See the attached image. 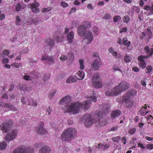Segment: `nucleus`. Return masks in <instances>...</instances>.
Segmentation results:
<instances>
[{
  "label": "nucleus",
  "instance_id": "nucleus-1",
  "mask_svg": "<svg viewBox=\"0 0 153 153\" xmlns=\"http://www.w3.org/2000/svg\"><path fill=\"white\" fill-rule=\"evenodd\" d=\"M129 86V84L126 82L122 81L111 90H107L105 92V94L109 97L119 95L122 92L127 90Z\"/></svg>",
  "mask_w": 153,
  "mask_h": 153
},
{
  "label": "nucleus",
  "instance_id": "nucleus-2",
  "mask_svg": "<svg viewBox=\"0 0 153 153\" xmlns=\"http://www.w3.org/2000/svg\"><path fill=\"white\" fill-rule=\"evenodd\" d=\"M76 135V130L72 128H67L61 135V138L65 141H70L74 139Z\"/></svg>",
  "mask_w": 153,
  "mask_h": 153
},
{
  "label": "nucleus",
  "instance_id": "nucleus-3",
  "mask_svg": "<svg viewBox=\"0 0 153 153\" xmlns=\"http://www.w3.org/2000/svg\"><path fill=\"white\" fill-rule=\"evenodd\" d=\"M85 117L84 125L86 126L89 127L94 123H97L100 120V119L102 117V114L101 112H98L95 115L94 120L92 119L89 114H86Z\"/></svg>",
  "mask_w": 153,
  "mask_h": 153
},
{
  "label": "nucleus",
  "instance_id": "nucleus-4",
  "mask_svg": "<svg viewBox=\"0 0 153 153\" xmlns=\"http://www.w3.org/2000/svg\"><path fill=\"white\" fill-rule=\"evenodd\" d=\"M80 103L76 102L70 104L66 108L69 113L73 114H77L79 113L80 109Z\"/></svg>",
  "mask_w": 153,
  "mask_h": 153
},
{
  "label": "nucleus",
  "instance_id": "nucleus-5",
  "mask_svg": "<svg viewBox=\"0 0 153 153\" xmlns=\"http://www.w3.org/2000/svg\"><path fill=\"white\" fill-rule=\"evenodd\" d=\"M97 97L95 96L92 95L90 97V99L85 100L81 103H80V108H81L83 110H87L90 107V105L91 101H93L95 102L97 101Z\"/></svg>",
  "mask_w": 153,
  "mask_h": 153
},
{
  "label": "nucleus",
  "instance_id": "nucleus-6",
  "mask_svg": "<svg viewBox=\"0 0 153 153\" xmlns=\"http://www.w3.org/2000/svg\"><path fill=\"white\" fill-rule=\"evenodd\" d=\"M100 76L98 74H94L93 75L92 78V86L96 88H99L102 87V83L99 81Z\"/></svg>",
  "mask_w": 153,
  "mask_h": 153
},
{
  "label": "nucleus",
  "instance_id": "nucleus-7",
  "mask_svg": "<svg viewBox=\"0 0 153 153\" xmlns=\"http://www.w3.org/2000/svg\"><path fill=\"white\" fill-rule=\"evenodd\" d=\"M33 149L32 148L25 147H18L15 149L12 153H33Z\"/></svg>",
  "mask_w": 153,
  "mask_h": 153
},
{
  "label": "nucleus",
  "instance_id": "nucleus-8",
  "mask_svg": "<svg viewBox=\"0 0 153 153\" xmlns=\"http://www.w3.org/2000/svg\"><path fill=\"white\" fill-rule=\"evenodd\" d=\"M13 122L8 121L3 122L0 126V128L3 132L7 133L11 129Z\"/></svg>",
  "mask_w": 153,
  "mask_h": 153
},
{
  "label": "nucleus",
  "instance_id": "nucleus-9",
  "mask_svg": "<svg viewBox=\"0 0 153 153\" xmlns=\"http://www.w3.org/2000/svg\"><path fill=\"white\" fill-rule=\"evenodd\" d=\"M144 49L146 53H147L148 56H143V55L139 56L138 57V59L140 62H143L144 61V59L149 58L152 54L153 53V48H149L148 46H146Z\"/></svg>",
  "mask_w": 153,
  "mask_h": 153
},
{
  "label": "nucleus",
  "instance_id": "nucleus-10",
  "mask_svg": "<svg viewBox=\"0 0 153 153\" xmlns=\"http://www.w3.org/2000/svg\"><path fill=\"white\" fill-rule=\"evenodd\" d=\"M152 28L149 27L146 32H143L140 34V38L141 39H150L152 35Z\"/></svg>",
  "mask_w": 153,
  "mask_h": 153
},
{
  "label": "nucleus",
  "instance_id": "nucleus-11",
  "mask_svg": "<svg viewBox=\"0 0 153 153\" xmlns=\"http://www.w3.org/2000/svg\"><path fill=\"white\" fill-rule=\"evenodd\" d=\"M17 131L13 129L10 131L5 136V139L7 141H9L15 139L17 135Z\"/></svg>",
  "mask_w": 153,
  "mask_h": 153
},
{
  "label": "nucleus",
  "instance_id": "nucleus-12",
  "mask_svg": "<svg viewBox=\"0 0 153 153\" xmlns=\"http://www.w3.org/2000/svg\"><path fill=\"white\" fill-rule=\"evenodd\" d=\"M39 6V4L38 2H36V0L34 1V2L28 4V7L30 8L31 11L33 13H37L39 11L38 7Z\"/></svg>",
  "mask_w": 153,
  "mask_h": 153
},
{
  "label": "nucleus",
  "instance_id": "nucleus-13",
  "mask_svg": "<svg viewBox=\"0 0 153 153\" xmlns=\"http://www.w3.org/2000/svg\"><path fill=\"white\" fill-rule=\"evenodd\" d=\"M59 103L60 104L62 103V105L65 107L64 109H66L71 104L70 96H67L62 99L59 101Z\"/></svg>",
  "mask_w": 153,
  "mask_h": 153
},
{
  "label": "nucleus",
  "instance_id": "nucleus-14",
  "mask_svg": "<svg viewBox=\"0 0 153 153\" xmlns=\"http://www.w3.org/2000/svg\"><path fill=\"white\" fill-rule=\"evenodd\" d=\"M102 64L101 59L99 57L95 59L92 63V67L95 71L98 70L100 68V66Z\"/></svg>",
  "mask_w": 153,
  "mask_h": 153
},
{
  "label": "nucleus",
  "instance_id": "nucleus-15",
  "mask_svg": "<svg viewBox=\"0 0 153 153\" xmlns=\"http://www.w3.org/2000/svg\"><path fill=\"white\" fill-rule=\"evenodd\" d=\"M91 30H87L84 36L82 37L84 39H87L89 41V43H90L93 40L94 36Z\"/></svg>",
  "mask_w": 153,
  "mask_h": 153
},
{
  "label": "nucleus",
  "instance_id": "nucleus-16",
  "mask_svg": "<svg viewBox=\"0 0 153 153\" xmlns=\"http://www.w3.org/2000/svg\"><path fill=\"white\" fill-rule=\"evenodd\" d=\"M123 102L124 103L126 107L128 108L131 107L133 105L132 100L128 96L123 97Z\"/></svg>",
  "mask_w": 153,
  "mask_h": 153
},
{
  "label": "nucleus",
  "instance_id": "nucleus-17",
  "mask_svg": "<svg viewBox=\"0 0 153 153\" xmlns=\"http://www.w3.org/2000/svg\"><path fill=\"white\" fill-rule=\"evenodd\" d=\"M85 26L84 25H80L78 27L77 32L79 36L82 37L84 36L87 30Z\"/></svg>",
  "mask_w": 153,
  "mask_h": 153
},
{
  "label": "nucleus",
  "instance_id": "nucleus-18",
  "mask_svg": "<svg viewBox=\"0 0 153 153\" xmlns=\"http://www.w3.org/2000/svg\"><path fill=\"white\" fill-rule=\"evenodd\" d=\"M44 123L42 122L40 123L39 126L37 128V132L40 134L42 135L46 134L47 131L45 128H43Z\"/></svg>",
  "mask_w": 153,
  "mask_h": 153
},
{
  "label": "nucleus",
  "instance_id": "nucleus-19",
  "mask_svg": "<svg viewBox=\"0 0 153 153\" xmlns=\"http://www.w3.org/2000/svg\"><path fill=\"white\" fill-rule=\"evenodd\" d=\"M3 106L5 107H6L7 108H9L11 110H13L14 111H15V114H17V109L13 105L10 104V103H4L3 105Z\"/></svg>",
  "mask_w": 153,
  "mask_h": 153
},
{
  "label": "nucleus",
  "instance_id": "nucleus-20",
  "mask_svg": "<svg viewBox=\"0 0 153 153\" xmlns=\"http://www.w3.org/2000/svg\"><path fill=\"white\" fill-rule=\"evenodd\" d=\"M55 44L54 42L51 39H48L47 40L45 44V46L47 47V48L50 49L52 48Z\"/></svg>",
  "mask_w": 153,
  "mask_h": 153
},
{
  "label": "nucleus",
  "instance_id": "nucleus-21",
  "mask_svg": "<svg viewBox=\"0 0 153 153\" xmlns=\"http://www.w3.org/2000/svg\"><path fill=\"white\" fill-rule=\"evenodd\" d=\"M121 111L119 110L113 111L111 114V117L114 119L118 117L120 114Z\"/></svg>",
  "mask_w": 153,
  "mask_h": 153
},
{
  "label": "nucleus",
  "instance_id": "nucleus-22",
  "mask_svg": "<svg viewBox=\"0 0 153 153\" xmlns=\"http://www.w3.org/2000/svg\"><path fill=\"white\" fill-rule=\"evenodd\" d=\"M74 38V33L73 31H71L67 35V40L69 43H71L73 42Z\"/></svg>",
  "mask_w": 153,
  "mask_h": 153
},
{
  "label": "nucleus",
  "instance_id": "nucleus-23",
  "mask_svg": "<svg viewBox=\"0 0 153 153\" xmlns=\"http://www.w3.org/2000/svg\"><path fill=\"white\" fill-rule=\"evenodd\" d=\"M50 148L47 146L42 147L39 150V153H50Z\"/></svg>",
  "mask_w": 153,
  "mask_h": 153
},
{
  "label": "nucleus",
  "instance_id": "nucleus-24",
  "mask_svg": "<svg viewBox=\"0 0 153 153\" xmlns=\"http://www.w3.org/2000/svg\"><path fill=\"white\" fill-rule=\"evenodd\" d=\"M77 79L75 77L71 76L68 77L66 80L67 83H70L73 82H75L77 81Z\"/></svg>",
  "mask_w": 153,
  "mask_h": 153
},
{
  "label": "nucleus",
  "instance_id": "nucleus-25",
  "mask_svg": "<svg viewBox=\"0 0 153 153\" xmlns=\"http://www.w3.org/2000/svg\"><path fill=\"white\" fill-rule=\"evenodd\" d=\"M92 32L95 36H97L99 33V30L96 26L93 27L91 30Z\"/></svg>",
  "mask_w": 153,
  "mask_h": 153
},
{
  "label": "nucleus",
  "instance_id": "nucleus-26",
  "mask_svg": "<svg viewBox=\"0 0 153 153\" xmlns=\"http://www.w3.org/2000/svg\"><path fill=\"white\" fill-rule=\"evenodd\" d=\"M84 76V73L83 71H79L77 72V79L79 80L83 79Z\"/></svg>",
  "mask_w": 153,
  "mask_h": 153
},
{
  "label": "nucleus",
  "instance_id": "nucleus-27",
  "mask_svg": "<svg viewBox=\"0 0 153 153\" xmlns=\"http://www.w3.org/2000/svg\"><path fill=\"white\" fill-rule=\"evenodd\" d=\"M54 58L53 56H49L48 57L47 61L46 62L49 65H52L54 64Z\"/></svg>",
  "mask_w": 153,
  "mask_h": 153
},
{
  "label": "nucleus",
  "instance_id": "nucleus-28",
  "mask_svg": "<svg viewBox=\"0 0 153 153\" xmlns=\"http://www.w3.org/2000/svg\"><path fill=\"white\" fill-rule=\"evenodd\" d=\"M110 106L109 104L108 103H106L104 104L103 105V110L105 112H106L108 111H109L110 108Z\"/></svg>",
  "mask_w": 153,
  "mask_h": 153
},
{
  "label": "nucleus",
  "instance_id": "nucleus-29",
  "mask_svg": "<svg viewBox=\"0 0 153 153\" xmlns=\"http://www.w3.org/2000/svg\"><path fill=\"white\" fill-rule=\"evenodd\" d=\"M123 44L124 45L127 46V47H129L130 46L131 42L128 41L127 38H123Z\"/></svg>",
  "mask_w": 153,
  "mask_h": 153
},
{
  "label": "nucleus",
  "instance_id": "nucleus-30",
  "mask_svg": "<svg viewBox=\"0 0 153 153\" xmlns=\"http://www.w3.org/2000/svg\"><path fill=\"white\" fill-rule=\"evenodd\" d=\"M64 37L63 36H60L59 35H58L54 38V39L57 42H60L62 41Z\"/></svg>",
  "mask_w": 153,
  "mask_h": 153
},
{
  "label": "nucleus",
  "instance_id": "nucleus-31",
  "mask_svg": "<svg viewBox=\"0 0 153 153\" xmlns=\"http://www.w3.org/2000/svg\"><path fill=\"white\" fill-rule=\"evenodd\" d=\"M7 144L5 141L0 143V149L1 150H4L6 148Z\"/></svg>",
  "mask_w": 153,
  "mask_h": 153
},
{
  "label": "nucleus",
  "instance_id": "nucleus-32",
  "mask_svg": "<svg viewBox=\"0 0 153 153\" xmlns=\"http://www.w3.org/2000/svg\"><path fill=\"white\" fill-rule=\"evenodd\" d=\"M50 75L49 73L45 74L42 78V79L44 81H48L50 78Z\"/></svg>",
  "mask_w": 153,
  "mask_h": 153
},
{
  "label": "nucleus",
  "instance_id": "nucleus-33",
  "mask_svg": "<svg viewBox=\"0 0 153 153\" xmlns=\"http://www.w3.org/2000/svg\"><path fill=\"white\" fill-rule=\"evenodd\" d=\"M29 105L32 106H36L37 103L35 100L32 99L29 101Z\"/></svg>",
  "mask_w": 153,
  "mask_h": 153
},
{
  "label": "nucleus",
  "instance_id": "nucleus-34",
  "mask_svg": "<svg viewBox=\"0 0 153 153\" xmlns=\"http://www.w3.org/2000/svg\"><path fill=\"white\" fill-rule=\"evenodd\" d=\"M26 86L23 84H20L17 86V88L19 90L25 91Z\"/></svg>",
  "mask_w": 153,
  "mask_h": 153
},
{
  "label": "nucleus",
  "instance_id": "nucleus-35",
  "mask_svg": "<svg viewBox=\"0 0 153 153\" xmlns=\"http://www.w3.org/2000/svg\"><path fill=\"white\" fill-rule=\"evenodd\" d=\"M56 92V91L55 89L51 91L49 95V98L51 100L52 99L53 97L55 94Z\"/></svg>",
  "mask_w": 153,
  "mask_h": 153
},
{
  "label": "nucleus",
  "instance_id": "nucleus-36",
  "mask_svg": "<svg viewBox=\"0 0 153 153\" xmlns=\"http://www.w3.org/2000/svg\"><path fill=\"white\" fill-rule=\"evenodd\" d=\"M28 100V99L27 97H23L21 99V102L23 104L26 105Z\"/></svg>",
  "mask_w": 153,
  "mask_h": 153
},
{
  "label": "nucleus",
  "instance_id": "nucleus-37",
  "mask_svg": "<svg viewBox=\"0 0 153 153\" xmlns=\"http://www.w3.org/2000/svg\"><path fill=\"white\" fill-rule=\"evenodd\" d=\"M11 65L12 66H15V68H19L22 66V64L21 63H17L14 62Z\"/></svg>",
  "mask_w": 153,
  "mask_h": 153
},
{
  "label": "nucleus",
  "instance_id": "nucleus-38",
  "mask_svg": "<svg viewBox=\"0 0 153 153\" xmlns=\"http://www.w3.org/2000/svg\"><path fill=\"white\" fill-rule=\"evenodd\" d=\"M130 17L128 16H125L123 19L124 22L126 23H128L130 20Z\"/></svg>",
  "mask_w": 153,
  "mask_h": 153
},
{
  "label": "nucleus",
  "instance_id": "nucleus-39",
  "mask_svg": "<svg viewBox=\"0 0 153 153\" xmlns=\"http://www.w3.org/2000/svg\"><path fill=\"white\" fill-rule=\"evenodd\" d=\"M121 139V137L118 136L113 137L112 140L114 142H117L119 141Z\"/></svg>",
  "mask_w": 153,
  "mask_h": 153
},
{
  "label": "nucleus",
  "instance_id": "nucleus-40",
  "mask_svg": "<svg viewBox=\"0 0 153 153\" xmlns=\"http://www.w3.org/2000/svg\"><path fill=\"white\" fill-rule=\"evenodd\" d=\"M110 146V145L109 144H103L102 145L101 147V150H104L105 149H107Z\"/></svg>",
  "mask_w": 153,
  "mask_h": 153
},
{
  "label": "nucleus",
  "instance_id": "nucleus-41",
  "mask_svg": "<svg viewBox=\"0 0 153 153\" xmlns=\"http://www.w3.org/2000/svg\"><path fill=\"white\" fill-rule=\"evenodd\" d=\"M152 70V67L151 66H147L146 69V73L147 74L150 73Z\"/></svg>",
  "mask_w": 153,
  "mask_h": 153
},
{
  "label": "nucleus",
  "instance_id": "nucleus-42",
  "mask_svg": "<svg viewBox=\"0 0 153 153\" xmlns=\"http://www.w3.org/2000/svg\"><path fill=\"white\" fill-rule=\"evenodd\" d=\"M102 18L105 19L109 20L111 19V16L110 14L106 13L104 15Z\"/></svg>",
  "mask_w": 153,
  "mask_h": 153
},
{
  "label": "nucleus",
  "instance_id": "nucleus-43",
  "mask_svg": "<svg viewBox=\"0 0 153 153\" xmlns=\"http://www.w3.org/2000/svg\"><path fill=\"white\" fill-rule=\"evenodd\" d=\"M113 69L114 70V71H120L122 73V71L119 68V67L117 65H114L113 66Z\"/></svg>",
  "mask_w": 153,
  "mask_h": 153
},
{
  "label": "nucleus",
  "instance_id": "nucleus-44",
  "mask_svg": "<svg viewBox=\"0 0 153 153\" xmlns=\"http://www.w3.org/2000/svg\"><path fill=\"white\" fill-rule=\"evenodd\" d=\"M139 66L143 69H144L146 67V64L144 62H140L139 64Z\"/></svg>",
  "mask_w": 153,
  "mask_h": 153
},
{
  "label": "nucleus",
  "instance_id": "nucleus-45",
  "mask_svg": "<svg viewBox=\"0 0 153 153\" xmlns=\"http://www.w3.org/2000/svg\"><path fill=\"white\" fill-rule=\"evenodd\" d=\"M131 57L129 56L126 55L124 57V60L126 62H129L131 59Z\"/></svg>",
  "mask_w": 153,
  "mask_h": 153
},
{
  "label": "nucleus",
  "instance_id": "nucleus-46",
  "mask_svg": "<svg viewBox=\"0 0 153 153\" xmlns=\"http://www.w3.org/2000/svg\"><path fill=\"white\" fill-rule=\"evenodd\" d=\"M145 110H143L142 109H140L139 111H138V113L140 114L142 116H145L146 115V113H145Z\"/></svg>",
  "mask_w": 153,
  "mask_h": 153
},
{
  "label": "nucleus",
  "instance_id": "nucleus-47",
  "mask_svg": "<svg viewBox=\"0 0 153 153\" xmlns=\"http://www.w3.org/2000/svg\"><path fill=\"white\" fill-rule=\"evenodd\" d=\"M21 21V19L19 16H16V23L18 25H20V22Z\"/></svg>",
  "mask_w": 153,
  "mask_h": 153
},
{
  "label": "nucleus",
  "instance_id": "nucleus-48",
  "mask_svg": "<svg viewBox=\"0 0 153 153\" xmlns=\"http://www.w3.org/2000/svg\"><path fill=\"white\" fill-rule=\"evenodd\" d=\"M102 118L100 119V120H99V121L98 122H99L98 124H99V126H103L105 125L106 123V122L104 120H102V121H100V120L102 119Z\"/></svg>",
  "mask_w": 153,
  "mask_h": 153
},
{
  "label": "nucleus",
  "instance_id": "nucleus-49",
  "mask_svg": "<svg viewBox=\"0 0 153 153\" xmlns=\"http://www.w3.org/2000/svg\"><path fill=\"white\" fill-rule=\"evenodd\" d=\"M51 10V8L50 7H48L46 8H43L42 10V11L43 13L46 12H48Z\"/></svg>",
  "mask_w": 153,
  "mask_h": 153
},
{
  "label": "nucleus",
  "instance_id": "nucleus-50",
  "mask_svg": "<svg viewBox=\"0 0 153 153\" xmlns=\"http://www.w3.org/2000/svg\"><path fill=\"white\" fill-rule=\"evenodd\" d=\"M21 6L20 4L18 3L16 5L15 10L16 11H19L21 9Z\"/></svg>",
  "mask_w": 153,
  "mask_h": 153
},
{
  "label": "nucleus",
  "instance_id": "nucleus-51",
  "mask_svg": "<svg viewBox=\"0 0 153 153\" xmlns=\"http://www.w3.org/2000/svg\"><path fill=\"white\" fill-rule=\"evenodd\" d=\"M79 63L80 65V68L81 69H83L84 68V66L83 65V61L82 59H80L79 60Z\"/></svg>",
  "mask_w": 153,
  "mask_h": 153
},
{
  "label": "nucleus",
  "instance_id": "nucleus-52",
  "mask_svg": "<svg viewBox=\"0 0 153 153\" xmlns=\"http://www.w3.org/2000/svg\"><path fill=\"white\" fill-rule=\"evenodd\" d=\"M121 17L119 16H117L114 17L113 19V21L114 22H116L120 19H121Z\"/></svg>",
  "mask_w": 153,
  "mask_h": 153
},
{
  "label": "nucleus",
  "instance_id": "nucleus-53",
  "mask_svg": "<svg viewBox=\"0 0 153 153\" xmlns=\"http://www.w3.org/2000/svg\"><path fill=\"white\" fill-rule=\"evenodd\" d=\"M67 58V56L65 55H62L59 58L61 60L65 61L66 60Z\"/></svg>",
  "mask_w": 153,
  "mask_h": 153
},
{
  "label": "nucleus",
  "instance_id": "nucleus-54",
  "mask_svg": "<svg viewBox=\"0 0 153 153\" xmlns=\"http://www.w3.org/2000/svg\"><path fill=\"white\" fill-rule=\"evenodd\" d=\"M136 131V129L135 128H132L129 131V133L130 134L133 135L134 133Z\"/></svg>",
  "mask_w": 153,
  "mask_h": 153
},
{
  "label": "nucleus",
  "instance_id": "nucleus-55",
  "mask_svg": "<svg viewBox=\"0 0 153 153\" xmlns=\"http://www.w3.org/2000/svg\"><path fill=\"white\" fill-rule=\"evenodd\" d=\"M61 5L64 7H65L68 6V4L65 1H62L61 2Z\"/></svg>",
  "mask_w": 153,
  "mask_h": 153
},
{
  "label": "nucleus",
  "instance_id": "nucleus-56",
  "mask_svg": "<svg viewBox=\"0 0 153 153\" xmlns=\"http://www.w3.org/2000/svg\"><path fill=\"white\" fill-rule=\"evenodd\" d=\"M48 57V56L46 55H42L41 59L42 61L46 60L47 61Z\"/></svg>",
  "mask_w": 153,
  "mask_h": 153
},
{
  "label": "nucleus",
  "instance_id": "nucleus-57",
  "mask_svg": "<svg viewBox=\"0 0 153 153\" xmlns=\"http://www.w3.org/2000/svg\"><path fill=\"white\" fill-rule=\"evenodd\" d=\"M127 31V28L126 27H125L123 28H122L120 29V33H121L123 32H126Z\"/></svg>",
  "mask_w": 153,
  "mask_h": 153
},
{
  "label": "nucleus",
  "instance_id": "nucleus-58",
  "mask_svg": "<svg viewBox=\"0 0 153 153\" xmlns=\"http://www.w3.org/2000/svg\"><path fill=\"white\" fill-rule=\"evenodd\" d=\"M122 141L123 142V144L125 145L126 143V137H122L121 139Z\"/></svg>",
  "mask_w": 153,
  "mask_h": 153
},
{
  "label": "nucleus",
  "instance_id": "nucleus-59",
  "mask_svg": "<svg viewBox=\"0 0 153 153\" xmlns=\"http://www.w3.org/2000/svg\"><path fill=\"white\" fill-rule=\"evenodd\" d=\"M132 70L135 72H137L139 71V69L136 66H134L132 68Z\"/></svg>",
  "mask_w": 153,
  "mask_h": 153
},
{
  "label": "nucleus",
  "instance_id": "nucleus-60",
  "mask_svg": "<svg viewBox=\"0 0 153 153\" xmlns=\"http://www.w3.org/2000/svg\"><path fill=\"white\" fill-rule=\"evenodd\" d=\"M52 109L50 106L48 107L46 111L48 113V115H50L51 112V111H52Z\"/></svg>",
  "mask_w": 153,
  "mask_h": 153
},
{
  "label": "nucleus",
  "instance_id": "nucleus-61",
  "mask_svg": "<svg viewBox=\"0 0 153 153\" xmlns=\"http://www.w3.org/2000/svg\"><path fill=\"white\" fill-rule=\"evenodd\" d=\"M23 78L25 79L26 80H28L31 79V77L30 76L28 75H25L23 77Z\"/></svg>",
  "mask_w": 153,
  "mask_h": 153
},
{
  "label": "nucleus",
  "instance_id": "nucleus-62",
  "mask_svg": "<svg viewBox=\"0 0 153 153\" xmlns=\"http://www.w3.org/2000/svg\"><path fill=\"white\" fill-rule=\"evenodd\" d=\"M9 53L10 51L8 50H4L3 52L4 54L6 56H8Z\"/></svg>",
  "mask_w": 153,
  "mask_h": 153
},
{
  "label": "nucleus",
  "instance_id": "nucleus-63",
  "mask_svg": "<svg viewBox=\"0 0 153 153\" xmlns=\"http://www.w3.org/2000/svg\"><path fill=\"white\" fill-rule=\"evenodd\" d=\"M9 62V60L7 59L4 58L2 59V63L3 64H6Z\"/></svg>",
  "mask_w": 153,
  "mask_h": 153
},
{
  "label": "nucleus",
  "instance_id": "nucleus-64",
  "mask_svg": "<svg viewBox=\"0 0 153 153\" xmlns=\"http://www.w3.org/2000/svg\"><path fill=\"white\" fill-rule=\"evenodd\" d=\"M151 8L150 6L146 5L144 6V9L145 10L148 11L150 10Z\"/></svg>",
  "mask_w": 153,
  "mask_h": 153
}]
</instances>
